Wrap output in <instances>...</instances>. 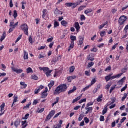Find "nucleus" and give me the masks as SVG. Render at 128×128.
Returning a JSON list of instances; mask_svg holds the SVG:
<instances>
[{"mask_svg":"<svg viewBox=\"0 0 128 128\" xmlns=\"http://www.w3.org/2000/svg\"><path fill=\"white\" fill-rule=\"evenodd\" d=\"M66 90H68L66 84H61L56 88L54 94H58V96L60 94L66 92Z\"/></svg>","mask_w":128,"mask_h":128,"instance_id":"obj_1","label":"nucleus"},{"mask_svg":"<svg viewBox=\"0 0 128 128\" xmlns=\"http://www.w3.org/2000/svg\"><path fill=\"white\" fill-rule=\"evenodd\" d=\"M18 22H16L15 24H14V22H10V26L11 28L8 31L9 34L12 32L16 28L18 27Z\"/></svg>","mask_w":128,"mask_h":128,"instance_id":"obj_2","label":"nucleus"},{"mask_svg":"<svg viewBox=\"0 0 128 128\" xmlns=\"http://www.w3.org/2000/svg\"><path fill=\"white\" fill-rule=\"evenodd\" d=\"M128 16H121L118 20V23L120 24V26H124V23L128 20Z\"/></svg>","mask_w":128,"mask_h":128,"instance_id":"obj_3","label":"nucleus"},{"mask_svg":"<svg viewBox=\"0 0 128 128\" xmlns=\"http://www.w3.org/2000/svg\"><path fill=\"white\" fill-rule=\"evenodd\" d=\"M122 76V73L113 76L112 77H110L108 75L106 77L105 79L106 80V82H108L109 80H114V78H120Z\"/></svg>","mask_w":128,"mask_h":128,"instance_id":"obj_4","label":"nucleus"},{"mask_svg":"<svg viewBox=\"0 0 128 128\" xmlns=\"http://www.w3.org/2000/svg\"><path fill=\"white\" fill-rule=\"evenodd\" d=\"M21 28L26 36H28V24H24L22 25Z\"/></svg>","mask_w":128,"mask_h":128,"instance_id":"obj_5","label":"nucleus"},{"mask_svg":"<svg viewBox=\"0 0 128 128\" xmlns=\"http://www.w3.org/2000/svg\"><path fill=\"white\" fill-rule=\"evenodd\" d=\"M66 6H68V8H71L72 7V8L74 9L78 6H80V2H76V4L74 3H66Z\"/></svg>","mask_w":128,"mask_h":128,"instance_id":"obj_6","label":"nucleus"},{"mask_svg":"<svg viewBox=\"0 0 128 128\" xmlns=\"http://www.w3.org/2000/svg\"><path fill=\"white\" fill-rule=\"evenodd\" d=\"M48 88H45V90L44 91L42 92V98H46L48 96Z\"/></svg>","mask_w":128,"mask_h":128,"instance_id":"obj_7","label":"nucleus"},{"mask_svg":"<svg viewBox=\"0 0 128 128\" xmlns=\"http://www.w3.org/2000/svg\"><path fill=\"white\" fill-rule=\"evenodd\" d=\"M85 110H87L86 112V114H92V110H94V108L92 107H88L86 106L85 108Z\"/></svg>","mask_w":128,"mask_h":128,"instance_id":"obj_8","label":"nucleus"},{"mask_svg":"<svg viewBox=\"0 0 128 128\" xmlns=\"http://www.w3.org/2000/svg\"><path fill=\"white\" fill-rule=\"evenodd\" d=\"M12 70L14 72H16V74H18L24 72V70H22V69L18 70L14 68H12Z\"/></svg>","mask_w":128,"mask_h":128,"instance_id":"obj_9","label":"nucleus"},{"mask_svg":"<svg viewBox=\"0 0 128 128\" xmlns=\"http://www.w3.org/2000/svg\"><path fill=\"white\" fill-rule=\"evenodd\" d=\"M20 124V119H17L14 122V125L16 128H18V126Z\"/></svg>","mask_w":128,"mask_h":128,"instance_id":"obj_10","label":"nucleus"},{"mask_svg":"<svg viewBox=\"0 0 128 128\" xmlns=\"http://www.w3.org/2000/svg\"><path fill=\"white\" fill-rule=\"evenodd\" d=\"M74 28H76L78 32L80 30V24L78 22H76L74 24Z\"/></svg>","mask_w":128,"mask_h":128,"instance_id":"obj_11","label":"nucleus"},{"mask_svg":"<svg viewBox=\"0 0 128 128\" xmlns=\"http://www.w3.org/2000/svg\"><path fill=\"white\" fill-rule=\"evenodd\" d=\"M126 80V77H124V78H122V79H121L120 80H119L118 82V84H121L122 86V84H124V81Z\"/></svg>","mask_w":128,"mask_h":128,"instance_id":"obj_12","label":"nucleus"},{"mask_svg":"<svg viewBox=\"0 0 128 128\" xmlns=\"http://www.w3.org/2000/svg\"><path fill=\"white\" fill-rule=\"evenodd\" d=\"M82 94H81L80 96L74 99L72 104H76V102H78V100H80L82 98Z\"/></svg>","mask_w":128,"mask_h":128,"instance_id":"obj_13","label":"nucleus"},{"mask_svg":"<svg viewBox=\"0 0 128 128\" xmlns=\"http://www.w3.org/2000/svg\"><path fill=\"white\" fill-rule=\"evenodd\" d=\"M44 72L46 73V76L48 77L50 76V74H52V70H50V68H48V70H46Z\"/></svg>","mask_w":128,"mask_h":128,"instance_id":"obj_14","label":"nucleus"},{"mask_svg":"<svg viewBox=\"0 0 128 128\" xmlns=\"http://www.w3.org/2000/svg\"><path fill=\"white\" fill-rule=\"evenodd\" d=\"M74 48V42H71L70 46L69 47L68 52H70Z\"/></svg>","mask_w":128,"mask_h":128,"instance_id":"obj_15","label":"nucleus"},{"mask_svg":"<svg viewBox=\"0 0 128 128\" xmlns=\"http://www.w3.org/2000/svg\"><path fill=\"white\" fill-rule=\"evenodd\" d=\"M76 90H77L76 87L74 86L72 90H70L68 92V94H72L74 92H76Z\"/></svg>","mask_w":128,"mask_h":128,"instance_id":"obj_16","label":"nucleus"},{"mask_svg":"<svg viewBox=\"0 0 128 128\" xmlns=\"http://www.w3.org/2000/svg\"><path fill=\"white\" fill-rule=\"evenodd\" d=\"M22 128H26L28 126V122L26 120L22 122Z\"/></svg>","mask_w":128,"mask_h":128,"instance_id":"obj_17","label":"nucleus"},{"mask_svg":"<svg viewBox=\"0 0 128 128\" xmlns=\"http://www.w3.org/2000/svg\"><path fill=\"white\" fill-rule=\"evenodd\" d=\"M54 86V81H51L50 83L48 84V86L50 90H51L52 88Z\"/></svg>","mask_w":128,"mask_h":128,"instance_id":"obj_18","label":"nucleus"},{"mask_svg":"<svg viewBox=\"0 0 128 128\" xmlns=\"http://www.w3.org/2000/svg\"><path fill=\"white\" fill-rule=\"evenodd\" d=\"M24 60H28V52L24 51Z\"/></svg>","mask_w":128,"mask_h":128,"instance_id":"obj_19","label":"nucleus"},{"mask_svg":"<svg viewBox=\"0 0 128 128\" xmlns=\"http://www.w3.org/2000/svg\"><path fill=\"white\" fill-rule=\"evenodd\" d=\"M84 38L82 36L80 37V40H79V44L80 46H82V44H84Z\"/></svg>","mask_w":128,"mask_h":128,"instance_id":"obj_20","label":"nucleus"},{"mask_svg":"<svg viewBox=\"0 0 128 128\" xmlns=\"http://www.w3.org/2000/svg\"><path fill=\"white\" fill-rule=\"evenodd\" d=\"M90 12H92V9L90 8L88 9L84 12L85 14H90Z\"/></svg>","mask_w":128,"mask_h":128,"instance_id":"obj_21","label":"nucleus"},{"mask_svg":"<svg viewBox=\"0 0 128 128\" xmlns=\"http://www.w3.org/2000/svg\"><path fill=\"white\" fill-rule=\"evenodd\" d=\"M4 106H6V104L3 103L0 106V112L2 114L4 113Z\"/></svg>","mask_w":128,"mask_h":128,"instance_id":"obj_22","label":"nucleus"},{"mask_svg":"<svg viewBox=\"0 0 128 128\" xmlns=\"http://www.w3.org/2000/svg\"><path fill=\"white\" fill-rule=\"evenodd\" d=\"M70 40H72L71 42H74L76 40V36H71Z\"/></svg>","mask_w":128,"mask_h":128,"instance_id":"obj_23","label":"nucleus"},{"mask_svg":"<svg viewBox=\"0 0 128 128\" xmlns=\"http://www.w3.org/2000/svg\"><path fill=\"white\" fill-rule=\"evenodd\" d=\"M20 86H24L23 88L26 89L28 88V84H26L24 82H20Z\"/></svg>","mask_w":128,"mask_h":128,"instance_id":"obj_24","label":"nucleus"},{"mask_svg":"<svg viewBox=\"0 0 128 128\" xmlns=\"http://www.w3.org/2000/svg\"><path fill=\"white\" fill-rule=\"evenodd\" d=\"M48 14V10H43V16L42 18L45 19L44 18H46V16Z\"/></svg>","mask_w":128,"mask_h":128,"instance_id":"obj_25","label":"nucleus"},{"mask_svg":"<svg viewBox=\"0 0 128 128\" xmlns=\"http://www.w3.org/2000/svg\"><path fill=\"white\" fill-rule=\"evenodd\" d=\"M55 14H62V12L60 11L58 8H56L54 12Z\"/></svg>","mask_w":128,"mask_h":128,"instance_id":"obj_26","label":"nucleus"},{"mask_svg":"<svg viewBox=\"0 0 128 128\" xmlns=\"http://www.w3.org/2000/svg\"><path fill=\"white\" fill-rule=\"evenodd\" d=\"M90 86H92V85L90 84L88 86H86L85 88H84L82 90V92H86V90H88V88H90Z\"/></svg>","mask_w":128,"mask_h":128,"instance_id":"obj_27","label":"nucleus"},{"mask_svg":"<svg viewBox=\"0 0 128 128\" xmlns=\"http://www.w3.org/2000/svg\"><path fill=\"white\" fill-rule=\"evenodd\" d=\"M90 86H92V85L90 84L88 86H86L85 88H84L82 90V92H86V90H88V88H90Z\"/></svg>","mask_w":128,"mask_h":128,"instance_id":"obj_28","label":"nucleus"},{"mask_svg":"<svg viewBox=\"0 0 128 128\" xmlns=\"http://www.w3.org/2000/svg\"><path fill=\"white\" fill-rule=\"evenodd\" d=\"M90 86H92V85L90 84L88 86H86L85 88H84L82 90V92H86V90H88V88H90Z\"/></svg>","mask_w":128,"mask_h":128,"instance_id":"obj_29","label":"nucleus"},{"mask_svg":"<svg viewBox=\"0 0 128 128\" xmlns=\"http://www.w3.org/2000/svg\"><path fill=\"white\" fill-rule=\"evenodd\" d=\"M54 114H56V110H54L51 111L49 114V115L52 118L54 116Z\"/></svg>","mask_w":128,"mask_h":128,"instance_id":"obj_30","label":"nucleus"},{"mask_svg":"<svg viewBox=\"0 0 128 128\" xmlns=\"http://www.w3.org/2000/svg\"><path fill=\"white\" fill-rule=\"evenodd\" d=\"M26 70L28 74H32L34 72L32 69L30 68H27Z\"/></svg>","mask_w":128,"mask_h":128,"instance_id":"obj_31","label":"nucleus"},{"mask_svg":"<svg viewBox=\"0 0 128 128\" xmlns=\"http://www.w3.org/2000/svg\"><path fill=\"white\" fill-rule=\"evenodd\" d=\"M102 94L98 96V98L97 99V102H102Z\"/></svg>","mask_w":128,"mask_h":128,"instance_id":"obj_32","label":"nucleus"},{"mask_svg":"<svg viewBox=\"0 0 128 128\" xmlns=\"http://www.w3.org/2000/svg\"><path fill=\"white\" fill-rule=\"evenodd\" d=\"M39 70H44V72H45L46 70H48V68H42L40 67Z\"/></svg>","mask_w":128,"mask_h":128,"instance_id":"obj_33","label":"nucleus"},{"mask_svg":"<svg viewBox=\"0 0 128 128\" xmlns=\"http://www.w3.org/2000/svg\"><path fill=\"white\" fill-rule=\"evenodd\" d=\"M61 24L63 26H66V24H68V22L66 20H63L61 22Z\"/></svg>","mask_w":128,"mask_h":128,"instance_id":"obj_34","label":"nucleus"},{"mask_svg":"<svg viewBox=\"0 0 128 128\" xmlns=\"http://www.w3.org/2000/svg\"><path fill=\"white\" fill-rule=\"evenodd\" d=\"M94 66V62H91L88 63V68H92V66Z\"/></svg>","mask_w":128,"mask_h":128,"instance_id":"obj_35","label":"nucleus"},{"mask_svg":"<svg viewBox=\"0 0 128 128\" xmlns=\"http://www.w3.org/2000/svg\"><path fill=\"white\" fill-rule=\"evenodd\" d=\"M60 26V23L58 22L55 21L54 23V28H58Z\"/></svg>","mask_w":128,"mask_h":128,"instance_id":"obj_36","label":"nucleus"},{"mask_svg":"<svg viewBox=\"0 0 128 128\" xmlns=\"http://www.w3.org/2000/svg\"><path fill=\"white\" fill-rule=\"evenodd\" d=\"M14 104H16V102H18V96H14Z\"/></svg>","mask_w":128,"mask_h":128,"instance_id":"obj_37","label":"nucleus"},{"mask_svg":"<svg viewBox=\"0 0 128 128\" xmlns=\"http://www.w3.org/2000/svg\"><path fill=\"white\" fill-rule=\"evenodd\" d=\"M84 118V114H80L78 118V121L82 122V118Z\"/></svg>","mask_w":128,"mask_h":128,"instance_id":"obj_38","label":"nucleus"},{"mask_svg":"<svg viewBox=\"0 0 128 128\" xmlns=\"http://www.w3.org/2000/svg\"><path fill=\"white\" fill-rule=\"evenodd\" d=\"M13 16H14V18H15V20L18 18V12H16V10H14Z\"/></svg>","mask_w":128,"mask_h":128,"instance_id":"obj_39","label":"nucleus"},{"mask_svg":"<svg viewBox=\"0 0 128 128\" xmlns=\"http://www.w3.org/2000/svg\"><path fill=\"white\" fill-rule=\"evenodd\" d=\"M96 82V78L92 79V81L91 82V84H90V86H94Z\"/></svg>","mask_w":128,"mask_h":128,"instance_id":"obj_40","label":"nucleus"},{"mask_svg":"<svg viewBox=\"0 0 128 128\" xmlns=\"http://www.w3.org/2000/svg\"><path fill=\"white\" fill-rule=\"evenodd\" d=\"M87 60H90V62H94V58H90V55L87 58Z\"/></svg>","mask_w":128,"mask_h":128,"instance_id":"obj_41","label":"nucleus"},{"mask_svg":"<svg viewBox=\"0 0 128 128\" xmlns=\"http://www.w3.org/2000/svg\"><path fill=\"white\" fill-rule=\"evenodd\" d=\"M126 98H128V94L125 93L124 94V96L123 98H122V102H124V100H126Z\"/></svg>","mask_w":128,"mask_h":128,"instance_id":"obj_42","label":"nucleus"},{"mask_svg":"<svg viewBox=\"0 0 128 128\" xmlns=\"http://www.w3.org/2000/svg\"><path fill=\"white\" fill-rule=\"evenodd\" d=\"M74 70H76V68L74 66H72L70 68V72L72 74L74 72Z\"/></svg>","mask_w":128,"mask_h":128,"instance_id":"obj_43","label":"nucleus"},{"mask_svg":"<svg viewBox=\"0 0 128 128\" xmlns=\"http://www.w3.org/2000/svg\"><path fill=\"white\" fill-rule=\"evenodd\" d=\"M108 112V108H104V110L102 111V114L103 116H104V114H106Z\"/></svg>","mask_w":128,"mask_h":128,"instance_id":"obj_44","label":"nucleus"},{"mask_svg":"<svg viewBox=\"0 0 128 128\" xmlns=\"http://www.w3.org/2000/svg\"><path fill=\"white\" fill-rule=\"evenodd\" d=\"M106 32L104 31H102L100 32V36L102 38H104V36H106Z\"/></svg>","mask_w":128,"mask_h":128,"instance_id":"obj_45","label":"nucleus"},{"mask_svg":"<svg viewBox=\"0 0 128 128\" xmlns=\"http://www.w3.org/2000/svg\"><path fill=\"white\" fill-rule=\"evenodd\" d=\"M116 85L111 88L110 90V94H112V92H114V90H116Z\"/></svg>","mask_w":128,"mask_h":128,"instance_id":"obj_46","label":"nucleus"},{"mask_svg":"<svg viewBox=\"0 0 128 128\" xmlns=\"http://www.w3.org/2000/svg\"><path fill=\"white\" fill-rule=\"evenodd\" d=\"M128 88V84H126L125 86H124L122 90H121V92H124Z\"/></svg>","mask_w":128,"mask_h":128,"instance_id":"obj_47","label":"nucleus"},{"mask_svg":"<svg viewBox=\"0 0 128 128\" xmlns=\"http://www.w3.org/2000/svg\"><path fill=\"white\" fill-rule=\"evenodd\" d=\"M6 38V34H4L2 36V38L0 39V42H4V40Z\"/></svg>","mask_w":128,"mask_h":128,"instance_id":"obj_48","label":"nucleus"},{"mask_svg":"<svg viewBox=\"0 0 128 128\" xmlns=\"http://www.w3.org/2000/svg\"><path fill=\"white\" fill-rule=\"evenodd\" d=\"M52 116H50V114H48L46 118V122H48V120H50V118H52Z\"/></svg>","mask_w":128,"mask_h":128,"instance_id":"obj_49","label":"nucleus"},{"mask_svg":"<svg viewBox=\"0 0 128 128\" xmlns=\"http://www.w3.org/2000/svg\"><path fill=\"white\" fill-rule=\"evenodd\" d=\"M84 8H86V6H81L78 8V11L79 12H82V10H84Z\"/></svg>","mask_w":128,"mask_h":128,"instance_id":"obj_50","label":"nucleus"},{"mask_svg":"<svg viewBox=\"0 0 128 128\" xmlns=\"http://www.w3.org/2000/svg\"><path fill=\"white\" fill-rule=\"evenodd\" d=\"M62 128V125H60V124L54 125L53 126V128Z\"/></svg>","mask_w":128,"mask_h":128,"instance_id":"obj_51","label":"nucleus"},{"mask_svg":"<svg viewBox=\"0 0 128 128\" xmlns=\"http://www.w3.org/2000/svg\"><path fill=\"white\" fill-rule=\"evenodd\" d=\"M90 71H86L85 72L86 76H90Z\"/></svg>","mask_w":128,"mask_h":128,"instance_id":"obj_52","label":"nucleus"},{"mask_svg":"<svg viewBox=\"0 0 128 128\" xmlns=\"http://www.w3.org/2000/svg\"><path fill=\"white\" fill-rule=\"evenodd\" d=\"M32 80H38V76H36V75L32 76Z\"/></svg>","mask_w":128,"mask_h":128,"instance_id":"obj_53","label":"nucleus"},{"mask_svg":"<svg viewBox=\"0 0 128 128\" xmlns=\"http://www.w3.org/2000/svg\"><path fill=\"white\" fill-rule=\"evenodd\" d=\"M22 35H20L18 36V38H17V40H16V42H20V40H22Z\"/></svg>","mask_w":128,"mask_h":128,"instance_id":"obj_54","label":"nucleus"},{"mask_svg":"<svg viewBox=\"0 0 128 128\" xmlns=\"http://www.w3.org/2000/svg\"><path fill=\"white\" fill-rule=\"evenodd\" d=\"M80 20L82 22V20H86V16L84 15H82L80 18Z\"/></svg>","mask_w":128,"mask_h":128,"instance_id":"obj_55","label":"nucleus"},{"mask_svg":"<svg viewBox=\"0 0 128 128\" xmlns=\"http://www.w3.org/2000/svg\"><path fill=\"white\" fill-rule=\"evenodd\" d=\"M84 122L86 124H88V122H90V120L88 118V117H86L84 118Z\"/></svg>","mask_w":128,"mask_h":128,"instance_id":"obj_56","label":"nucleus"},{"mask_svg":"<svg viewBox=\"0 0 128 128\" xmlns=\"http://www.w3.org/2000/svg\"><path fill=\"white\" fill-rule=\"evenodd\" d=\"M22 10H26V7L24 6V4H26V2H22Z\"/></svg>","mask_w":128,"mask_h":128,"instance_id":"obj_57","label":"nucleus"},{"mask_svg":"<svg viewBox=\"0 0 128 128\" xmlns=\"http://www.w3.org/2000/svg\"><path fill=\"white\" fill-rule=\"evenodd\" d=\"M30 106H32V104L31 103L27 104L26 106H24V110L25 108H26V109L30 108Z\"/></svg>","mask_w":128,"mask_h":128,"instance_id":"obj_58","label":"nucleus"},{"mask_svg":"<svg viewBox=\"0 0 128 128\" xmlns=\"http://www.w3.org/2000/svg\"><path fill=\"white\" fill-rule=\"evenodd\" d=\"M118 46V43L116 44L112 48V50H114L116 48V46Z\"/></svg>","mask_w":128,"mask_h":128,"instance_id":"obj_59","label":"nucleus"},{"mask_svg":"<svg viewBox=\"0 0 128 128\" xmlns=\"http://www.w3.org/2000/svg\"><path fill=\"white\" fill-rule=\"evenodd\" d=\"M29 116H30V114H28L25 116L24 118H22V120H28Z\"/></svg>","mask_w":128,"mask_h":128,"instance_id":"obj_60","label":"nucleus"},{"mask_svg":"<svg viewBox=\"0 0 128 128\" xmlns=\"http://www.w3.org/2000/svg\"><path fill=\"white\" fill-rule=\"evenodd\" d=\"M110 86H112V84H108L106 86V90H110Z\"/></svg>","mask_w":128,"mask_h":128,"instance_id":"obj_61","label":"nucleus"},{"mask_svg":"<svg viewBox=\"0 0 128 128\" xmlns=\"http://www.w3.org/2000/svg\"><path fill=\"white\" fill-rule=\"evenodd\" d=\"M126 120V118L124 117L120 121L121 124H124V121Z\"/></svg>","mask_w":128,"mask_h":128,"instance_id":"obj_62","label":"nucleus"},{"mask_svg":"<svg viewBox=\"0 0 128 128\" xmlns=\"http://www.w3.org/2000/svg\"><path fill=\"white\" fill-rule=\"evenodd\" d=\"M100 121H101V122H104V116H100Z\"/></svg>","mask_w":128,"mask_h":128,"instance_id":"obj_63","label":"nucleus"},{"mask_svg":"<svg viewBox=\"0 0 128 128\" xmlns=\"http://www.w3.org/2000/svg\"><path fill=\"white\" fill-rule=\"evenodd\" d=\"M10 8H14V4H12V0H10Z\"/></svg>","mask_w":128,"mask_h":128,"instance_id":"obj_64","label":"nucleus"}]
</instances>
